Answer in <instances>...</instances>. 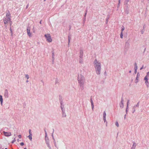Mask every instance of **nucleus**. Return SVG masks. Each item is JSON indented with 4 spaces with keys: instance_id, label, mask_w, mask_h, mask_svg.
Wrapping results in <instances>:
<instances>
[{
    "instance_id": "1",
    "label": "nucleus",
    "mask_w": 149,
    "mask_h": 149,
    "mask_svg": "<svg viewBox=\"0 0 149 149\" xmlns=\"http://www.w3.org/2000/svg\"><path fill=\"white\" fill-rule=\"evenodd\" d=\"M93 64L95 68L96 73L98 74H100L101 70V64L95 59L93 62Z\"/></svg>"
},
{
    "instance_id": "2",
    "label": "nucleus",
    "mask_w": 149,
    "mask_h": 149,
    "mask_svg": "<svg viewBox=\"0 0 149 149\" xmlns=\"http://www.w3.org/2000/svg\"><path fill=\"white\" fill-rule=\"evenodd\" d=\"M78 80L79 85L80 86L83 87L85 82V78L84 77L81 75H79Z\"/></svg>"
},
{
    "instance_id": "3",
    "label": "nucleus",
    "mask_w": 149,
    "mask_h": 149,
    "mask_svg": "<svg viewBox=\"0 0 149 149\" xmlns=\"http://www.w3.org/2000/svg\"><path fill=\"white\" fill-rule=\"evenodd\" d=\"M10 20V14L9 11H8V12L6 14V17L4 19L3 22L4 24H7L8 22Z\"/></svg>"
},
{
    "instance_id": "4",
    "label": "nucleus",
    "mask_w": 149,
    "mask_h": 149,
    "mask_svg": "<svg viewBox=\"0 0 149 149\" xmlns=\"http://www.w3.org/2000/svg\"><path fill=\"white\" fill-rule=\"evenodd\" d=\"M45 36L46 39L47 40L48 42H52V39L50 34H45Z\"/></svg>"
},
{
    "instance_id": "5",
    "label": "nucleus",
    "mask_w": 149,
    "mask_h": 149,
    "mask_svg": "<svg viewBox=\"0 0 149 149\" xmlns=\"http://www.w3.org/2000/svg\"><path fill=\"white\" fill-rule=\"evenodd\" d=\"M4 135L6 136H10L11 135V133L10 132H6L4 131L3 132Z\"/></svg>"
},
{
    "instance_id": "6",
    "label": "nucleus",
    "mask_w": 149,
    "mask_h": 149,
    "mask_svg": "<svg viewBox=\"0 0 149 149\" xmlns=\"http://www.w3.org/2000/svg\"><path fill=\"white\" fill-rule=\"evenodd\" d=\"M149 77L146 76L144 78V80L145 81V83L147 85H148V79Z\"/></svg>"
},
{
    "instance_id": "7",
    "label": "nucleus",
    "mask_w": 149,
    "mask_h": 149,
    "mask_svg": "<svg viewBox=\"0 0 149 149\" xmlns=\"http://www.w3.org/2000/svg\"><path fill=\"white\" fill-rule=\"evenodd\" d=\"M27 33L29 37H31V34L30 33V29L29 28H27Z\"/></svg>"
},
{
    "instance_id": "8",
    "label": "nucleus",
    "mask_w": 149,
    "mask_h": 149,
    "mask_svg": "<svg viewBox=\"0 0 149 149\" xmlns=\"http://www.w3.org/2000/svg\"><path fill=\"white\" fill-rule=\"evenodd\" d=\"M4 96L6 98H7L8 97V91L7 90H6L5 91Z\"/></svg>"
},
{
    "instance_id": "9",
    "label": "nucleus",
    "mask_w": 149,
    "mask_h": 149,
    "mask_svg": "<svg viewBox=\"0 0 149 149\" xmlns=\"http://www.w3.org/2000/svg\"><path fill=\"white\" fill-rule=\"evenodd\" d=\"M120 107L121 108L123 107V100L122 99L121 101V103L120 104Z\"/></svg>"
},
{
    "instance_id": "10",
    "label": "nucleus",
    "mask_w": 149,
    "mask_h": 149,
    "mask_svg": "<svg viewBox=\"0 0 149 149\" xmlns=\"http://www.w3.org/2000/svg\"><path fill=\"white\" fill-rule=\"evenodd\" d=\"M103 115V119H104V121L105 122L106 120V112L105 111L104 112Z\"/></svg>"
},
{
    "instance_id": "11",
    "label": "nucleus",
    "mask_w": 149,
    "mask_h": 149,
    "mask_svg": "<svg viewBox=\"0 0 149 149\" xmlns=\"http://www.w3.org/2000/svg\"><path fill=\"white\" fill-rule=\"evenodd\" d=\"M0 101L1 102V105H2L3 102V99L2 98V97L1 95H0Z\"/></svg>"
},
{
    "instance_id": "12",
    "label": "nucleus",
    "mask_w": 149,
    "mask_h": 149,
    "mask_svg": "<svg viewBox=\"0 0 149 149\" xmlns=\"http://www.w3.org/2000/svg\"><path fill=\"white\" fill-rule=\"evenodd\" d=\"M125 29V28L123 26L121 27V32H123V31Z\"/></svg>"
},
{
    "instance_id": "13",
    "label": "nucleus",
    "mask_w": 149,
    "mask_h": 149,
    "mask_svg": "<svg viewBox=\"0 0 149 149\" xmlns=\"http://www.w3.org/2000/svg\"><path fill=\"white\" fill-rule=\"evenodd\" d=\"M28 137L29 138V139L31 140L32 139V135H29V136H28Z\"/></svg>"
},
{
    "instance_id": "14",
    "label": "nucleus",
    "mask_w": 149,
    "mask_h": 149,
    "mask_svg": "<svg viewBox=\"0 0 149 149\" xmlns=\"http://www.w3.org/2000/svg\"><path fill=\"white\" fill-rule=\"evenodd\" d=\"M134 69L135 70V73H136L137 72L136 70L137 69V66H135V67H134Z\"/></svg>"
},
{
    "instance_id": "15",
    "label": "nucleus",
    "mask_w": 149,
    "mask_h": 149,
    "mask_svg": "<svg viewBox=\"0 0 149 149\" xmlns=\"http://www.w3.org/2000/svg\"><path fill=\"white\" fill-rule=\"evenodd\" d=\"M120 37L122 38H123V32H121Z\"/></svg>"
},
{
    "instance_id": "16",
    "label": "nucleus",
    "mask_w": 149,
    "mask_h": 149,
    "mask_svg": "<svg viewBox=\"0 0 149 149\" xmlns=\"http://www.w3.org/2000/svg\"><path fill=\"white\" fill-rule=\"evenodd\" d=\"M133 146L134 147V148H135L136 146V144L135 143H133Z\"/></svg>"
},
{
    "instance_id": "17",
    "label": "nucleus",
    "mask_w": 149,
    "mask_h": 149,
    "mask_svg": "<svg viewBox=\"0 0 149 149\" xmlns=\"http://www.w3.org/2000/svg\"><path fill=\"white\" fill-rule=\"evenodd\" d=\"M115 124H116V125L117 127H118V126H119V124H118V123L117 122H116V123Z\"/></svg>"
},
{
    "instance_id": "18",
    "label": "nucleus",
    "mask_w": 149,
    "mask_h": 149,
    "mask_svg": "<svg viewBox=\"0 0 149 149\" xmlns=\"http://www.w3.org/2000/svg\"><path fill=\"white\" fill-rule=\"evenodd\" d=\"M25 77L27 78V79H28L29 78V76L28 74L25 75Z\"/></svg>"
},
{
    "instance_id": "19",
    "label": "nucleus",
    "mask_w": 149,
    "mask_h": 149,
    "mask_svg": "<svg viewBox=\"0 0 149 149\" xmlns=\"http://www.w3.org/2000/svg\"><path fill=\"white\" fill-rule=\"evenodd\" d=\"M91 105H93V100H92V99H91Z\"/></svg>"
},
{
    "instance_id": "20",
    "label": "nucleus",
    "mask_w": 149,
    "mask_h": 149,
    "mask_svg": "<svg viewBox=\"0 0 149 149\" xmlns=\"http://www.w3.org/2000/svg\"><path fill=\"white\" fill-rule=\"evenodd\" d=\"M29 135H32L31 132V130H29Z\"/></svg>"
},
{
    "instance_id": "21",
    "label": "nucleus",
    "mask_w": 149,
    "mask_h": 149,
    "mask_svg": "<svg viewBox=\"0 0 149 149\" xmlns=\"http://www.w3.org/2000/svg\"><path fill=\"white\" fill-rule=\"evenodd\" d=\"M146 76L147 77H149V72L147 73L146 75Z\"/></svg>"
},
{
    "instance_id": "22",
    "label": "nucleus",
    "mask_w": 149,
    "mask_h": 149,
    "mask_svg": "<svg viewBox=\"0 0 149 149\" xmlns=\"http://www.w3.org/2000/svg\"><path fill=\"white\" fill-rule=\"evenodd\" d=\"M129 101H130V100H128V101H127V108L128 107V104L129 103Z\"/></svg>"
},
{
    "instance_id": "23",
    "label": "nucleus",
    "mask_w": 149,
    "mask_h": 149,
    "mask_svg": "<svg viewBox=\"0 0 149 149\" xmlns=\"http://www.w3.org/2000/svg\"><path fill=\"white\" fill-rule=\"evenodd\" d=\"M20 144L21 146H23L24 145V143L23 142L21 143Z\"/></svg>"
},
{
    "instance_id": "24",
    "label": "nucleus",
    "mask_w": 149,
    "mask_h": 149,
    "mask_svg": "<svg viewBox=\"0 0 149 149\" xmlns=\"http://www.w3.org/2000/svg\"><path fill=\"white\" fill-rule=\"evenodd\" d=\"M15 141H16V140H15V139H14V140H13V141L12 142V143H14V142Z\"/></svg>"
},
{
    "instance_id": "25",
    "label": "nucleus",
    "mask_w": 149,
    "mask_h": 149,
    "mask_svg": "<svg viewBox=\"0 0 149 149\" xmlns=\"http://www.w3.org/2000/svg\"><path fill=\"white\" fill-rule=\"evenodd\" d=\"M92 105V110H93L94 107V105Z\"/></svg>"
},
{
    "instance_id": "26",
    "label": "nucleus",
    "mask_w": 149,
    "mask_h": 149,
    "mask_svg": "<svg viewBox=\"0 0 149 149\" xmlns=\"http://www.w3.org/2000/svg\"><path fill=\"white\" fill-rule=\"evenodd\" d=\"M18 137L19 138H21V135H18Z\"/></svg>"
},
{
    "instance_id": "27",
    "label": "nucleus",
    "mask_w": 149,
    "mask_h": 149,
    "mask_svg": "<svg viewBox=\"0 0 149 149\" xmlns=\"http://www.w3.org/2000/svg\"><path fill=\"white\" fill-rule=\"evenodd\" d=\"M134 65H135V66H137L136 63H134Z\"/></svg>"
},
{
    "instance_id": "28",
    "label": "nucleus",
    "mask_w": 149,
    "mask_h": 149,
    "mask_svg": "<svg viewBox=\"0 0 149 149\" xmlns=\"http://www.w3.org/2000/svg\"><path fill=\"white\" fill-rule=\"evenodd\" d=\"M143 66L142 67H141L140 68V70H141L143 68Z\"/></svg>"
},
{
    "instance_id": "29",
    "label": "nucleus",
    "mask_w": 149,
    "mask_h": 149,
    "mask_svg": "<svg viewBox=\"0 0 149 149\" xmlns=\"http://www.w3.org/2000/svg\"><path fill=\"white\" fill-rule=\"evenodd\" d=\"M70 42V40L69 39V42Z\"/></svg>"
},
{
    "instance_id": "30",
    "label": "nucleus",
    "mask_w": 149,
    "mask_h": 149,
    "mask_svg": "<svg viewBox=\"0 0 149 149\" xmlns=\"http://www.w3.org/2000/svg\"><path fill=\"white\" fill-rule=\"evenodd\" d=\"M131 71H130H130H129V72H130V73H131Z\"/></svg>"
},
{
    "instance_id": "31",
    "label": "nucleus",
    "mask_w": 149,
    "mask_h": 149,
    "mask_svg": "<svg viewBox=\"0 0 149 149\" xmlns=\"http://www.w3.org/2000/svg\"><path fill=\"white\" fill-rule=\"evenodd\" d=\"M82 62V61H80V63H81Z\"/></svg>"
},
{
    "instance_id": "32",
    "label": "nucleus",
    "mask_w": 149,
    "mask_h": 149,
    "mask_svg": "<svg viewBox=\"0 0 149 149\" xmlns=\"http://www.w3.org/2000/svg\"><path fill=\"white\" fill-rule=\"evenodd\" d=\"M120 3V1L119 0V3Z\"/></svg>"
},
{
    "instance_id": "33",
    "label": "nucleus",
    "mask_w": 149,
    "mask_h": 149,
    "mask_svg": "<svg viewBox=\"0 0 149 149\" xmlns=\"http://www.w3.org/2000/svg\"><path fill=\"white\" fill-rule=\"evenodd\" d=\"M40 24H41V21H40Z\"/></svg>"
},
{
    "instance_id": "34",
    "label": "nucleus",
    "mask_w": 149,
    "mask_h": 149,
    "mask_svg": "<svg viewBox=\"0 0 149 149\" xmlns=\"http://www.w3.org/2000/svg\"><path fill=\"white\" fill-rule=\"evenodd\" d=\"M5 149H7V148H6Z\"/></svg>"
},
{
    "instance_id": "35",
    "label": "nucleus",
    "mask_w": 149,
    "mask_h": 149,
    "mask_svg": "<svg viewBox=\"0 0 149 149\" xmlns=\"http://www.w3.org/2000/svg\"><path fill=\"white\" fill-rule=\"evenodd\" d=\"M24 149H27L26 148H24Z\"/></svg>"
},
{
    "instance_id": "36",
    "label": "nucleus",
    "mask_w": 149,
    "mask_h": 149,
    "mask_svg": "<svg viewBox=\"0 0 149 149\" xmlns=\"http://www.w3.org/2000/svg\"><path fill=\"white\" fill-rule=\"evenodd\" d=\"M45 0H44V1H45Z\"/></svg>"
}]
</instances>
